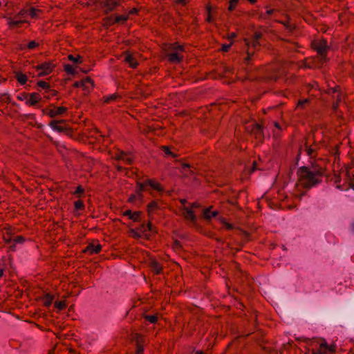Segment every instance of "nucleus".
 <instances>
[{
	"instance_id": "obj_1",
	"label": "nucleus",
	"mask_w": 354,
	"mask_h": 354,
	"mask_svg": "<svg viewBox=\"0 0 354 354\" xmlns=\"http://www.w3.org/2000/svg\"><path fill=\"white\" fill-rule=\"evenodd\" d=\"M310 48L317 53V55L307 57L304 60V67L308 68H321L329 61L328 53L330 46L326 39H314L310 43Z\"/></svg>"
},
{
	"instance_id": "obj_2",
	"label": "nucleus",
	"mask_w": 354,
	"mask_h": 354,
	"mask_svg": "<svg viewBox=\"0 0 354 354\" xmlns=\"http://www.w3.org/2000/svg\"><path fill=\"white\" fill-rule=\"evenodd\" d=\"M299 184L305 189H310L322 182L326 176V169L317 164L310 167L302 166L297 170Z\"/></svg>"
},
{
	"instance_id": "obj_3",
	"label": "nucleus",
	"mask_w": 354,
	"mask_h": 354,
	"mask_svg": "<svg viewBox=\"0 0 354 354\" xmlns=\"http://www.w3.org/2000/svg\"><path fill=\"white\" fill-rule=\"evenodd\" d=\"M48 125L54 131L63 133L66 136H72L73 133V129L66 123L65 120H53Z\"/></svg>"
},
{
	"instance_id": "obj_4",
	"label": "nucleus",
	"mask_w": 354,
	"mask_h": 354,
	"mask_svg": "<svg viewBox=\"0 0 354 354\" xmlns=\"http://www.w3.org/2000/svg\"><path fill=\"white\" fill-rule=\"evenodd\" d=\"M148 187L159 192H163L164 190L162 185L154 179H147L143 182L136 181V187L139 189V191L146 192L148 190Z\"/></svg>"
},
{
	"instance_id": "obj_5",
	"label": "nucleus",
	"mask_w": 354,
	"mask_h": 354,
	"mask_svg": "<svg viewBox=\"0 0 354 354\" xmlns=\"http://www.w3.org/2000/svg\"><path fill=\"white\" fill-rule=\"evenodd\" d=\"M67 110L68 109L66 107L56 106L55 104H50L49 106L42 109V113L51 118H54L57 116L64 115Z\"/></svg>"
},
{
	"instance_id": "obj_6",
	"label": "nucleus",
	"mask_w": 354,
	"mask_h": 354,
	"mask_svg": "<svg viewBox=\"0 0 354 354\" xmlns=\"http://www.w3.org/2000/svg\"><path fill=\"white\" fill-rule=\"evenodd\" d=\"M313 144L310 146L308 145L307 141L305 142V149L307 155L310 158H315L317 156V151L319 149H320L322 143L320 141H317L315 139V136L314 135V131H313Z\"/></svg>"
},
{
	"instance_id": "obj_7",
	"label": "nucleus",
	"mask_w": 354,
	"mask_h": 354,
	"mask_svg": "<svg viewBox=\"0 0 354 354\" xmlns=\"http://www.w3.org/2000/svg\"><path fill=\"white\" fill-rule=\"evenodd\" d=\"M55 64L53 61L44 62L37 65L35 68L37 71H40L38 73L39 77H44L49 75L55 68Z\"/></svg>"
},
{
	"instance_id": "obj_8",
	"label": "nucleus",
	"mask_w": 354,
	"mask_h": 354,
	"mask_svg": "<svg viewBox=\"0 0 354 354\" xmlns=\"http://www.w3.org/2000/svg\"><path fill=\"white\" fill-rule=\"evenodd\" d=\"M132 340L136 344V354H143L144 345L146 342L145 337L140 333H135L133 335Z\"/></svg>"
},
{
	"instance_id": "obj_9",
	"label": "nucleus",
	"mask_w": 354,
	"mask_h": 354,
	"mask_svg": "<svg viewBox=\"0 0 354 354\" xmlns=\"http://www.w3.org/2000/svg\"><path fill=\"white\" fill-rule=\"evenodd\" d=\"M102 250V245L99 243L98 240H93L83 250V253L89 255L99 254Z\"/></svg>"
},
{
	"instance_id": "obj_10",
	"label": "nucleus",
	"mask_w": 354,
	"mask_h": 354,
	"mask_svg": "<svg viewBox=\"0 0 354 354\" xmlns=\"http://www.w3.org/2000/svg\"><path fill=\"white\" fill-rule=\"evenodd\" d=\"M250 129L251 134L254 135L257 139L263 140L264 138L263 126L257 122L252 124L248 127Z\"/></svg>"
},
{
	"instance_id": "obj_11",
	"label": "nucleus",
	"mask_w": 354,
	"mask_h": 354,
	"mask_svg": "<svg viewBox=\"0 0 354 354\" xmlns=\"http://www.w3.org/2000/svg\"><path fill=\"white\" fill-rule=\"evenodd\" d=\"M93 86V81L89 77H86L81 81H77L73 85L75 88H82L83 90H86L88 91L92 89Z\"/></svg>"
},
{
	"instance_id": "obj_12",
	"label": "nucleus",
	"mask_w": 354,
	"mask_h": 354,
	"mask_svg": "<svg viewBox=\"0 0 354 354\" xmlns=\"http://www.w3.org/2000/svg\"><path fill=\"white\" fill-rule=\"evenodd\" d=\"M122 2L123 0H105L103 3V7L105 8L104 12L108 14L114 11Z\"/></svg>"
},
{
	"instance_id": "obj_13",
	"label": "nucleus",
	"mask_w": 354,
	"mask_h": 354,
	"mask_svg": "<svg viewBox=\"0 0 354 354\" xmlns=\"http://www.w3.org/2000/svg\"><path fill=\"white\" fill-rule=\"evenodd\" d=\"M166 57L167 61L171 64H179L183 61L184 57L178 52L167 51Z\"/></svg>"
},
{
	"instance_id": "obj_14",
	"label": "nucleus",
	"mask_w": 354,
	"mask_h": 354,
	"mask_svg": "<svg viewBox=\"0 0 354 354\" xmlns=\"http://www.w3.org/2000/svg\"><path fill=\"white\" fill-rule=\"evenodd\" d=\"M41 100V95L37 92H34L29 93L28 99L26 100V104L29 106H35Z\"/></svg>"
},
{
	"instance_id": "obj_15",
	"label": "nucleus",
	"mask_w": 354,
	"mask_h": 354,
	"mask_svg": "<svg viewBox=\"0 0 354 354\" xmlns=\"http://www.w3.org/2000/svg\"><path fill=\"white\" fill-rule=\"evenodd\" d=\"M124 61L129 64L130 68H136L138 67L139 64L131 53L125 51L124 53Z\"/></svg>"
},
{
	"instance_id": "obj_16",
	"label": "nucleus",
	"mask_w": 354,
	"mask_h": 354,
	"mask_svg": "<svg viewBox=\"0 0 354 354\" xmlns=\"http://www.w3.org/2000/svg\"><path fill=\"white\" fill-rule=\"evenodd\" d=\"M141 214L142 212L136 211L132 212L130 209H127L122 213L123 216H127L129 219L132 220L133 222H140L141 221Z\"/></svg>"
},
{
	"instance_id": "obj_17",
	"label": "nucleus",
	"mask_w": 354,
	"mask_h": 354,
	"mask_svg": "<svg viewBox=\"0 0 354 354\" xmlns=\"http://www.w3.org/2000/svg\"><path fill=\"white\" fill-rule=\"evenodd\" d=\"M149 267L154 274H160L162 272V266L154 259H150L149 261Z\"/></svg>"
},
{
	"instance_id": "obj_18",
	"label": "nucleus",
	"mask_w": 354,
	"mask_h": 354,
	"mask_svg": "<svg viewBox=\"0 0 354 354\" xmlns=\"http://www.w3.org/2000/svg\"><path fill=\"white\" fill-rule=\"evenodd\" d=\"M257 50H259L258 49H256V48H251V47H249V46H247V50H246V54H247V56L244 58V60H243V63L247 65V66H249V65H252V64L251 63L254 56V54H255V52Z\"/></svg>"
},
{
	"instance_id": "obj_19",
	"label": "nucleus",
	"mask_w": 354,
	"mask_h": 354,
	"mask_svg": "<svg viewBox=\"0 0 354 354\" xmlns=\"http://www.w3.org/2000/svg\"><path fill=\"white\" fill-rule=\"evenodd\" d=\"M8 20V25L10 29H14L15 28H20L21 25L26 22V20H14L10 17H3Z\"/></svg>"
},
{
	"instance_id": "obj_20",
	"label": "nucleus",
	"mask_w": 354,
	"mask_h": 354,
	"mask_svg": "<svg viewBox=\"0 0 354 354\" xmlns=\"http://www.w3.org/2000/svg\"><path fill=\"white\" fill-rule=\"evenodd\" d=\"M111 24H119L120 22H125L129 19V15H116L115 18L110 16L107 18Z\"/></svg>"
},
{
	"instance_id": "obj_21",
	"label": "nucleus",
	"mask_w": 354,
	"mask_h": 354,
	"mask_svg": "<svg viewBox=\"0 0 354 354\" xmlns=\"http://www.w3.org/2000/svg\"><path fill=\"white\" fill-rule=\"evenodd\" d=\"M212 206H210L203 210V217L207 221H210L212 218L218 215V211H212Z\"/></svg>"
},
{
	"instance_id": "obj_22",
	"label": "nucleus",
	"mask_w": 354,
	"mask_h": 354,
	"mask_svg": "<svg viewBox=\"0 0 354 354\" xmlns=\"http://www.w3.org/2000/svg\"><path fill=\"white\" fill-rule=\"evenodd\" d=\"M167 51L171 52H185V46L178 44V42H174L169 44Z\"/></svg>"
},
{
	"instance_id": "obj_23",
	"label": "nucleus",
	"mask_w": 354,
	"mask_h": 354,
	"mask_svg": "<svg viewBox=\"0 0 354 354\" xmlns=\"http://www.w3.org/2000/svg\"><path fill=\"white\" fill-rule=\"evenodd\" d=\"M183 210L185 211V213H184L183 215L186 220L190 221L192 223H195L196 221V216L193 210L187 207H184Z\"/></svg>"
},
{
	"instance_id": "obj_24",
	"label": "nucleus",
	"mask_w": 354,
	"mask_h": 354,
	"mask_svg": "<svg viewBox=\"0 0 354 354\" xmlns=\"http://www.w3.org/2000/svg\"><path fill=\"white\" fill-rule=\"evenodd\" d=\"M160 209L159 203L157 201L153 200L151 201L147 207V212L148 215L150 216L155 211Z\"/></svg>"
},
{
	"instance_id": "obj_25",
	"label": "nucleus",
	"mask_w": 354,
	"mask_h": 354,
	"mask_svg": "<svg viewBox=\"0 0 354 354\" xmlns=\"http://www.w3.org/2000/svg\"><path fill=\"white\" fill-rule=\"evenodd\" d=\"M244 42L246 46L259 50L261 44L259 41L253 39L252 38L244 39Z\"/></svg>"
},
{
	"instance_id": "obj_26",
	"label": "nucleus",
	"mask_w": 354,
	"mask_h": 354,
	"mask_svg": "<svg viewBox=\"0 0 354 354\" xmlns=\"http://www.w3.org/2000/svg\"><path fill=\"white\" fill-rule=\"evenodd\" d=\"M39 46V44L35 41H30L27 45H22L21 44L19 46V49L21 50H24L26 49L32 50L35 48L38 47Z\"/></svg>"
},
{
	"instance_id": "obj_27",
	"label": "nucleus",
	"mask_w": 354,
	"mask_h": 354,
	"mask_svg": "<svg viewBox=\"0 0 354 354\" xmlns=\"http://www.w3.org/2000/svg\"><path fill=\"white\" fill-rule=\"evenodd\" d=\"M15 77L21 85H24L28 80L27 75L21 72L16 73Z\"/></svg>"
},
{
	"instance_id": "obj_28",
	"label": "nucleus",
	"mask_w": 354,
	"mask_h": 354,
	"mask_svg": "<svg viewBox=\"0 0 354 354\" xmlns=\"http://www.w3.org/2000/svg\"><path fill=\"white\" fill-rule=\"evenodd\" d=\"M142 317L145 322H148L151 324H156L158 321L157 315H146L143 314Z\"/></svg>"
},
{
	"instance_id": "obj_29",
	"label": "nucleus",
	"mask_w": 354,
	"mask_h": 354,
	"mask_svg": "<svg viewBox=\"0 0 354 354\" xmlns=\"http://www.w3.org/2000/svg\"><path fill=\"white\" fill-rule=\"evenodd\" d=\"M310 100L308 98L299 100L297 104V109H305L309 105Z\"/></svg>"
},
{
	"instance_id": "obj_30",
	"label": "nucleus",
	"mask_w": 354,
	"mask_h": 354,
	"mask_svg": "<svg viewBox=\"0 0 354 354\" xmlns=\"http://www.w3.org/2000/svg\"><path fill=\"white\" fill-rule=\"evenodd\" d=\"M181 165H182V169L184 171H188V174H185L186 176H187L188 175H192V174H195L194 167H192L191 165H189L188 163H183Z\"/></svg>"
},
{
	"instance_id": "obj_31",
	"label": "nucleus",
	"mask_w": 354,
	"mask_h": 354,
	"mask_svg": "<svg viewBox=\"0 0 354 354\" xmlns=\"http://www.w3.org/2000/svg\"><path fill=\"white\" fill-rule=\"evenodd\" d=\"M41 12L42 11L41 10L35 8V7H30L28 9V15L30 16L31 18H37L38 14Z\"/></svg>"
},
{
	"instance_id": "obj_32",
	"label": "nucleus",
	"mask_w": 354,
	"mask_h": 354,
	"mask_svg": "<svg viewBox=\"0 0 354 354\" xmlns=\"http://www.w3.org/2000/svg\"><path fill=\"white\" fill-rule=\"evenodd\" d=\"M57 93L58 92L56 90L50 88L49 90L45 91L44 97L48 100L56 96Z\"/></svg>"
},
{
	"instance_id": "obj_33",
	"label": "nucleus",
	"mask_w": 354,
	"mask_h": 354,
	"mask_svg": "<svg viewBox=\"0 0 354 354\" xmlns=\"http://www.w3.org/2000/svg\"><path fill=\"white\" fill-rule=\"evenodd\" d=\"M121 98L120 95H118V93H113L112 95H110L107 97H104V102L105 103H111V102H113V101H115L117 100L118 99H120Z\"/></svg>"
},
{
	"instance_id": "obj_34",
	"label": "nucleus",
	"mask_w": 354,
	"mask_h": 354,
	"mask_svg": "<svg viewBox=\"0 0 354 354\" xmlns=\"http://www.w3.org/2000/svg\"><path fill=\"white\" fill-rule=\"evenodd\" d=\"M37 86L41 88L42 89L45 90V91L49 90V88H50V83H48L46 81H44V80L38 81L37 82Z\"/></svg>"
},
{
	"instance_id": "obj_35",
	"label": "nucleus",
	"mask_w": 354,
	"mask_h": 354,
	"mask_svg": "<svg viewBox=\"0 0 354 354\" xmlns=\"http://www.w3.org/2000/svg\"><path fill=\"white\" fill-rule=\"evenodd\" d=\"M281 24H282L285 28L288 30L289 32H292L295 29V26L294 24H290V21L288 19L285 21H279Z\"/></svg>"
},
{
	"instance_id": "obj_36",
	"label": "nucleus",
	"mask_w": 354,
	"mask_h": 354,
	"mask_svg": "<svg viewBox=\"0 0 354 354\" xmlns=\"http://www.w3.org/2000/svg\"><path fill=\"white\" fill-rule=\"evenodd\" d=\"M64 70L65 72L70 75H75L76 73L74 67L69 64H66L64 65Z\"/></svg>"
},
{
	"instance_id": "obj_37",
	"label": "nucleus",
	"mask_w": 354,
	"mask_h": 354,
	"mask_svg": "<svg viewBox=\"0 0 354 354\" xmlns=\"http://www.w3.org/2000/svg\"><path fill=\"white\" fill-rule=\"evenodd\" d=\"M85 205L84 204L83 201L77 200L74 202V209L75 211L83 210L84 209Z\"/></svg>"
},
{
	"instance_id": "obj_38",
	"label": "nucleus",
	"mask_w": 354,
	"mask_h": 354,
	"mask_svg": "<svg viewBox=\"0 0 354 354\" xmlns=\"http://www.w3.org/2000/svg\"><path fill=\"white\" fill-rule=\"evenodd\" d=\"M342 100V94L341 93H338L336 96V99H335V101L333 102V104H332V109L333 111H337L338 106H339V102H341Z\"/></svg>"
},
{
	"instance_id": "obj_39",
	"label": "nucleus",
	"mask_w": 354,
	"mask_h": 354,
	"mask_svg": "<svg viewBox=\"0 0 354 354\" xmlns=\"http://www.w3.org/2000/svg\"><path fill=\"white\" fill-rule=\"evenodd\" d=\"M68 60L74 62V63H82L83 62V57L80 55L74 56L73 55H69L68 56Z\"/></svg>"
},
{
	"instance_id": "obj_40",
	"label": "nucleus",
	"mask_w": 354,
	"mask_h": 354,
	"mask_svg": "<svg viewBox=\"0 0 354 354\" xmlns=\"http://www.w3.org/2000/svg\"><path fill=\"white\" fill-rule=\"evenodd\" d=\"M53 296L50 294H46L44 297V306L46 307H49L53 302Z\"/></svg>"
},
{
	"instance_id": "obj_41",
	"label": "nucleus",
	"mask_w": 354,
	"mask_h": 354,
	"mask_svg": "<svg viewBox=\"0 0 354 354\" xmlns=\"http://www.w3.org/2000/svg\"><path fill=\"white\" fill-rule=\"evenodd\" d=\"M145 225H146L147 232H150L151 233H157L156 227L153 226L152 222L151 220H149Z\"/></svg>"
},
{
	"instance_id": "obj_42",
	"label": "nucleus",
	"mask_w": 354,
	"mask_h": 354,
	"mask_svg": "<svg viewBox=\"0 0 354 354\" xmlns=\"http://www.w3.org/2000/svg\"><path fill=\"white\" fill-rule=\"evenodd\" d=\"M340 87L339 86H336L333 88H329L326 91V93L328 95H334L335 93H340Z\"/></svg>"
},
{
	"instance_id": "obj_43",
	"label": "nucleus",
	"mask_w": 354,
	"mask_h": 354,
	"mask_svg": "<svg viewBox=\"0 0 354 354\" xmlns=\"http://www.w3.org/2000/svg\"><path fill=\"white\" fill-rule=\"evenodd\" d=\"M218 219L225 225V227L227 230H230L234 229V225L231 223H227L223 217L221 216Z\"/></svg>"
},
{
	"instance_id": "obj_44",
	"label": "nucleus",
	"mask_w": 354,
	"mask_h": 354,
	"mask_svg": "<svg viewBox=\"0 0 354 354\" xmlns=\"http://www.w3.org/2000/svg\"><path fill=\"white\" fill-rule=\"evenodd\" d=\"M55 307L59 310H64L66 307V304L64 301H57L55 302Z\"/></svg>"
},
{
	"instance_id": "obj_45",
	"label": "nucleus",
	"mask_w": 354,
	"mask_h": 354,
	"mask_svg": "<svg viewBox=\"0 0 354 354\" xmlns=\"http://www.w3.org/2000/svg\"><path fill=\"white\" fill-rule=\"evenodd\" d=\"M238 3H239V0H230L228 10L230 12L233 11L236 8Z\"/></svg>"
},
{
	"instance_id": "obj_46",
	"label": "nucleus",
	"mask_w": 354,
	"mask_h": 354,
	"mask_svg": "<svg viewBox=\"0 0 354 354\" xmlns=\"http://www.w3.org/2000/svg\"><path fill=\"white\" fill-rule=\"evenodd\" d=\"M162 149L166 155H169L174 158L177 156V155L176 153H174V152H172L170 150L169 147L167 146H162Z\"/></svg>"
},
{
	"instance_id": "obj_47",
	"label": "nucleus",
	"mask_w": 354,
	"mask_h": 354,
	"mask_svg": "<svg viewBox=\"0 0 354 354\" xmlns=\"http://www.w3.org/2000/svg\"><path fill=\"white\" fill-rule=\"evenodd\" d=\"M274 12V9L268 10L265 13H261L259 17V19H266L268 17L269 15L273 14Z\"/></svg>"
},
{
	"instance_id": "obj_48",
	"label": "nucleus",
	"mask_w": 354,
	"mask_h": 354,
	"mask_svg": "<svg viewBox=\"0 0 354 354\" xmlns=\"http://www.w3.org/2000/svg\"><path fill=\"white\" fill-rule=\"evenodd\" d=\"M137 230L142 234V235H145V236H147V227H146V225L145 223H142L140 227H137Z\"/></svg>"
},
{
	"instance_id": "obj_49",
	"label": "nucleus",
	"mask_w": 354,
	"mask_h": 354,
	"mask_svg": "<svg viewBox=\"0 0 354 354\" xmlns=\"http://www.w3.org/2000/svg\"><path fill=\"white\" fill-rule=\"evenodd\" d=\"M262 37H263V33L261 31L256 30L254 32V35L251 38H252L253 39H254L256 41H259V40L262 38Z\"/></svg>"
},
{
	"instance_id": "obj_50",
	"label": "nucleus",
	"mask_w": 354,
	"mask_h": 354,
	"mask_svg": "<svg viewBox=\"0 0 354 354\" xmlns=\"http://www.w3.org/2000/svg\"><path fill=\"white\" fill-rule=\"evenodd\" d=\"M25 239L23 236H16L12 239V241L15 243H24Z\"/></svg>"
},
{
	"instance_id": "obj_51",
	"label": "nucleus",
	"mask_w": 354,
	"mask_h": 354,
	"mask_svg": "<svg viewBox=\"0 0 354 354\" xmlns=\"http://www.w3.org/2000/svg\"><path fill=\"white\" fill-rule=\"evenodd\" d=\"M28 95H29L28 93L23 92V93H20V95H17V98L18 100H20V101H24L25 100H27L28 99Z\"/></svg>"
},
{
	"instance_id": "obj_52",
	"label": "nucleus",
	"mask_w": 354,
	"mask_h": 354,
	"mask_svg": "<svg viewBox=\"0 0 354 354\" xmlns=\"http://www.w3.org/2000/svg\"><path fill=\"white\" fill-rule=\"evenodd\" d=\"M84 189L81 185H79L76 187V189L73 194L75 195H77L78 197H80V195L84 193Z\"/></svg>"
},
{
	"instance_id": "obj_53",
	"label": "nucleus",
	"mask_w": 354,
	"mask_h": 354,
	"mask_svg": "<svg viewBox=\"0 0 354 354\" xmlns=\"http://www.w3.org/2000/svg\"><path fill=\"white\" fill-rule=\"evenodd\" d=\"M131 233L132 234V236L134 238H140L142 234L136 229H131Z\"/></svg>"
},
{
	"instance_id": "obj_54",
	"label": "nucleus",
	"mask_w": 354,
	"mask_h": 354,
	"mask_svg": "<svg viewBox=\"0 0 354 354\" xmlns=\"http://www.w3.org/2000/svg\"><path fill=\"white\" fill-rule=\"evenodd\" d=\"M27 15H28V10L21 9L18 12V14L15 17V18L16 19V18H17L19 17H26Z\"/></svg>"
},
{
	"instance_id": "obj_55",
	"label": "nucleus",
	"mask_w": 354,
	"mask_h": 354,
	"mask_svg": "<svg viewBox=\"0 0 354 354\" xmlns=\"http://www.w3.org/2000/svg\"><path fill=\"white\" fill-rule=\"evenodd\" d=\"M173 248L175 250H180L182 249V245H181V243L178 241V240H176L174 242V244H173Z\"/></svg>"
},
{
	"instance_id": "obj_56",
	"label": "nucleus",
	"mask_w": 354,
	"mask_h": 354,
	"mask_svg": "<svg viewBox=\"0 0 354 354\" xmlns=\"http://www.w3.org/2000/svg\"><path fill=\"white\" fill-rule=\"evenodd\" d=\"M328 344L326 342H324L320 344L319 348H321V351H322L323 354H326L328 352Z\"/></svg>"
},
{
	"instance_id": "obj_57",
	"label": "nucleus",
	"mask_w": 354,
	"mask_h": 354,
	"mask_svg": "<svg viewBox=\"0 0 354 354\" xmlns=\"http://www.w3.org/2000/svg\"><path fill=\"white\" fill-rule=\"evenodd\" d=\"M328 344L326 342H324L320 344L319 348H321V351H322L323 354H326L328 352Z\"/></svg>"
},
{
	"instance_id": "obj_58",
	"label": "nucleus",
	"mask_w": 354,
	"mask_h": 354,
	"mask_svg": "<svg viewBox=\"0 0 354 354\" xmlns=\"http://www.w3.org/2000/svg\"><path fill=\"white\" fill-rule=\"evenodd\" d=\"M125 155L126 153L123 151H120L115 154V158L117 160H123Z\"/></svg>"
},
{
	"instance_id": "obj_59",
	"label": "nucleus",
	"mask_w": 354,
	"mask_h": 354,
	"mask_svg": "<svg viewBox=\"0 0 354 354\" xmlns=\"http://www.w3.org/2000/svg\"><path fill=\"white\" fill-rule=\"evenodd\" d=\"M232 44H233V42H231L229 44H223L222 46H221V50L223 52H228L230 48V47L232 46Z\"/></svg>"
},
{
	"instance_id": "obj_60",
	"label": "nucleus",
	"mask_w": 354,
	"mask_h": 354,
	"mask_svg": "<svg viewBox=\"0 0 354 354\" xmlns=\"http://www.w3.org/2000/svg\"><path fill=\"white\" fill-rule=\"evenodd\" d=\"M137 199V196L134 194H132L129 196L127 202L129 203H133Z\"/></svg>"
},
{
	"instance_id": "obj_61",
	"label": "nucleus",
	"mask_w": 354,
	"mask_h": 354,
	"mask_svg": "<svg viewBox=\"0 0 354 354\" xmlns=\"http://www.w3.org/2000/svg\"><path fill=\"white\" fill-rule=\"evenodd\" d=\"M4 239L6 240V241L7 243H11V245H10V250H12V251H15V248H16V243H13V242L12 241V239H9L6 240V238H4Z\"/></svg>"
},
{
	"instance_id": "obj_62",
	"label": "nucleus",
	"mask_w": 354,
	"mask_h": 354,
	"mask_svg": "<svg viewBox=\"0 0 354 354\" xmlns=\"http://www.w3.org/2000/svg\"><path fill=\"white\" fill-rule=\"evenodd\" d=\"M142 192L143 191H139V189L136 187L135 194L137 196V198L141 201L142 200L143 198Z\"/></svg>"
},
{
	"instance_id": "obj_63",
	"label": "nucleus",
	"mask_w": 354,
	"mask_h": 354,
	"mask_svg": "<svg viewBox=\"0 0 354 354\" xmlns=\"http://www.w3.org/2000/svg\"><path fill=\"white\" fill-rule=\"evenodd\" d=\"M2 98H3V101H5L7 103L10 102V95L8 93H2Z\"/></svg>"
},
{
	"instance_id": "obj_64",
	"label": "nucleus",
	"mask_w": 354,
	"mask_h": 354,
	"mask_svg": "<svg viewBox=\"0 0 354 354\" xmlns=\"http://www.w3.org/2000/svg\"><path fill=\"white\" fill-rule=\"evenodd\" d=\"M138 11H139V10L138 8H133L129 11L128 15L129 16V15H137L138 13Z\"/></svg>"
}]
</instances>
